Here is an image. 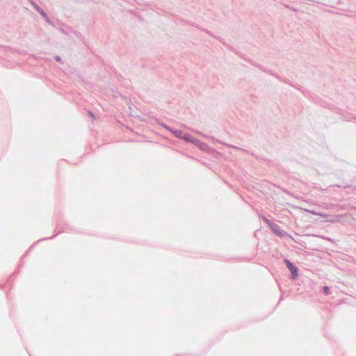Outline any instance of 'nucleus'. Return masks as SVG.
<instances>
[{
    "label": "nucleus",
    "instance_id": "10",
    "mask_svg": "<svg viewBox=\"0 0 356 356\" xmlns=\"http://www.w3.org/2000/svg\"><path fill=\"white\" fill-rule=\"evenodd\" d=\"M305 211L308 213H310L312 214H314V215H317V216H319L320 214V212H316L313 210H309V209H305Z\"/></svg>",
    "mask_w": 356,
    "mask_h": 356
},
{
    "label": "nucleus",
    "instance_id": "2",
    "mask_svg": "<svg viewBox=\"0 0 356 356\" xmlns=\"http://www.w3.org/2000/svg\"><path fill=\"white\" fill-rule=\"evenodd\" d=\"M319 216L324 218L325 219V222H339L342 217L341 215L332 216V215H329V214L324 213H320Z\"/></svg>",
    "mask_w": 356,
    "mask_h": 356
},
{
    "label": "nucleus",
    "instance_id": "12",
    "mask_svg": "<svg viewBox=\"0 0 356 356\" xmlns=\"http://www.w3.org/2000/svg\"><path fill=\"white\" fill-rule=\"evenodd\" d=\"M329 290H330L329 287H327V286H324V287H323V291H324V292H325L326 294H328V293H329Z\"/></svg>",
    "mask_w": 356,
    "mask_h": 356
},
{
    "label": "nucleus",
    "instance_id": "13",
    "mask_svg": "<svg viewBox=\"0 0 356 356\" xmlns=\"http://www.w3.org/2000/svg\"><path fill=\"white\" fill-rule=\"evenodd\" d=\"M55 59H56V61H58V62L61 60L60 57L58 56H56Z\"/></svg>",
    "mask_w": 356,
    "mask_h": 356
},
{
    "label": "nucleus",
    "instance_id": "9",
    "mask_svg": "<svg viewBox=\"0 0 356 356\" xmlns=\"http://www.w3.org/2000/svg\"><path fill=\"white\" fill-rule=\"evenodd\" d=\"M263 220L264 221L267 223L270 227V225L273 224V222H272L269 219H268L266 217H263Z\"/></svg>",
    "mask_w": 356,
    "mask_h": 356
},
{
    "label": "nucleus",
    "instance_id": "3",
    "mask_svg": "<svg viewBox=\"0 0 356 356\" xmlns=\"http://www.w3.org/2000/svg\"><path fill=\"white\" fill-rule=\"evenodd\" d=\"M163 127H164L165 129H166L167 130H168L169 131L172 132L175 136H176L177 138H182L183 137V135H184V132L181 130H175V129H171L170 127H169L168 126L164 124H161Z\"/></svg>",
    "mask_w": 356,
    "mask_h": 356
},
{
    "label": "nucleus",
    "instance_id": "7",
    "mask_svg": "<svg viewBox=\"0 0 356 356\" xmlns=\"http://www.w3.org/2000/svg\"><path fill=\"white\" fill-rule=\"evenodd\" d=\"M31 4L38 12L41 9V8H40L39 6L33 1H31Z\"/></svg>",
    "mask_w": 356,
    "mask_h": 356
},
{
    "label": "nucleus",
    "instance_id": "1",
    "mask_svg": "<svg viewBox=\"0 0 356 356\" xmlns=\"http://www.w3.org/2000/svg\"><path fill=\"white\" fill-rule=\"evenodd\" d=\"M284 263L286 264V267L291 271V278L293 280H296L298 276V269L294 266L289 259H284Z\"/></svg>",
    "mask_w": 356,
    "mask_h": 356
},
{
    "label": "nucleus",
    "instance_id": "8",
    "mask_svg": "<svg viewBox=\"0 0 356 356\" xmlns=\"http://www.w3.org/2000/svg\"><path fill=\"white\" fill-rule=\"evenodd\" d=\"M202 142H201L200 140L194 138V140H193L192 143L194 144L195 145L197 146V147H200V145L202 144Z\"/></svg>",
    "mask_w": 356,
    "mask_h": 356
},
{
    "label": "nucleus",
    "instance_id": "11",
    "mask_svg": "<svg viewBox=\"0 0 356 356\" xmlns=\"http://www.w3.org/2000/svg\"><path fill=\"white\" fill-rule=\"evenodd\" d=\"M201 149H206V148L207 147V144L204 143H202V144L200 145L199 147Z\"/></svg>",
    "mask_w": 356,
    "mask_h": 356
},
{
    "label": "nucleus",
    "instance_id": "5",
    "mask_svg": "<svg viewBox=\"0 0 356 356\" xmlns=\"http://www.w3.org/2000/svg\"><path fill=\"white\" fill-rule=\"evenodd\" d=\"M181 139L192 143L194 140V138L190 134L184 133Z\"/></svg>",
    "mask_w": 356,
    "mask_h": 356
},
{
    "label": "nucleus",
    "instance_id": "6",
    "mask_svg": "<svg viewBox=\"0 0 356 356\" xmlns=\"http://www.w3.org/2000/svg\"><path fill=\"white\" fill-rule=\"evenodd\" d=\"M38 13L41 15V16L45 19L47 21H49V18L44 11L41 8Z\"/></svg>",
    "mask_w": 356,
    "mask_h": 356
},
{
    "label": "nucleus",
    "instance_id": "4",
    "mask_svg": "<svg viewBox=\"0 0 356 356\" xmlns=\"http://www.w3.org/2000/svg\"><path fill=\"white\" fill-rule=\"evenodd\" d=\"M270 228L272 231L278 236H284L286 234V232L282 230L277 224L273 223L270 225Z\"/></svg>",
    "mask_w": 356,
    "mask_h": 356
}]
</instances>
